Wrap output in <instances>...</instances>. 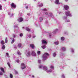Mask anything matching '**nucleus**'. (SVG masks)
Masks as SVG:
<instances>
[{"instance_id": "nucleus-29", "label": "nucleus", "mask_w": 78, "mask_h": 78, "mask_svg": "<svg viewBox=\"0 0 78 78\" xmlns=\"http://www.w3.org/2000/svg\"><path fill=\"white\" fill-rule=\"evenodd\" d=\"M39 7H42V6H43V4L42 3H41L40 5H39Z\"/></svg>"}, {"instance_id": "nucleus-18", "label": "nucleus", "mask_w": 78, "mask_h": 78, "mask_svg": "<svg viewBox=\"0 0 78 78\" xmlns=\"http://www.w3.org/2000/svg\"><path fill=\"white\" fill-rule=\"evenodd\" d=\"M40 22H42V20H43V18H42V17H40Z\"/></svg>"}, {"instance_id": "nucleus-51", "label": "nucleus", "mask_w": 78, "mask_h": 78, "mask_svg": "<svg viewBox=\"0 0 78 78\" xmlns=\"http://www.w3.org/2000/svg\"><path fill=\"white\" fill-rule=\"evenodd\" d=\"M32 77H33V78H34V76H32Z\"/></svg>"}, {"instance_id": "nucleus-52", "label": "nucleus", "mask_w": 78, "mask_h": 78, "mask_svg": "<svg viewBox=\"0 0 78 78\" xmlns=\"http://www.w3.org/2000/svg\"><path fill=\"white\" fill-rule=\"evenodd\" d=\"M11 40H12V38H11Z\"/></svg>"}, {"instance_id": "nucleus-14", "label": "nucleus", "mask_w": 78, "mask_h": 78, "mask_svg": "<svg viewBox=\"0 0 78 78\" xmlns=\"http://www.w3.org/2000/svg\"><path fill=\"white\" fill-rule=\"evenodd\" d=\"M26 29L27 31H30V29L29 28L26 27Z\"/></svg>"}, {"instance_id": "nucleus-34", "label": "nucleus", "mask_w": 78, "mask_h": 78, "mask_svg": "<svg viewBox=\"0 0 78 78\" xmlns=\"http://www.w3.org/2000/svg\"><path fill=\"white\" fill-rule=\"evenodd\" d=\"M56 53H54L53 54V56H54V57L56 56Z\"/></svg>"}, {"instance_id": "nucleus-1", "label": "nucleus", "mask_w": 78, "mask_h": 78, "mask_svg": "<svg viewBox=\"0 0 78 78\" xmlns=\"http://www.w3.org/2000/svg\"><path fill=\"white\" fill-rule=\"evenodd\" d=\"M49 54L48 53H45L43 56V61H45L47 59V55H48Z\"/></svg>"}, {"instance_id": "nucleus-48", "label": "nucleus", "mask_w": 78, "mask_h": 78, "mask_svg": "<svg viewBox=\"0 0 78 78\" xmlns=\"http://www.w3.org/2000/svg\"><path fill=\"white\" fill-rule=\"evenodd\" d=\"M36 37V36H33V38H34V37Z\"/></svg>"}, {"instance_id": "nucleus-2", "label": "nucleus", "mask_w": 78, "mask_h": 78, "mask_svg": "<svg viewBox=\"0 0 78 78\" xmlns=\"http://www.w3.org/2000/svg\"><path fill=\"white\" fill-rule=\"evenodd\" d=\"M21 66L22 67V69H25L26 68V66L25 65L24 63H22L21 64Z\"/></svg>"}, {"instance_id": "nucleus-16", "label": "nucleus", "mask_w": 78, "mask_h": 78, "mask_svg": "<svg viewBox=\"0 0 78 78\" xmlns=\"http://www.w3.org/2000/svg\"><path fill=\"white\" fill-rule=\"evenodd\" d=\"M18 47H22V44H21V43H19L18 44Z\"/></svg>"}, {"instance_id": "nucleus-45", "label": "nucleus", "mask_w": 78, "mask_h": 78, "mask_svg": "<svg viewBox=\"0 0 78 78\" xmlns=\"http://www.w3.org/2000/svg\"><path fill=\"white\" fill-rule=\"evenodd\" d=\"M15 74H18V72H15Z\"/></svg>"}, {"instance_id": "nucleus-54", "label": "nucleus", "mask_w": 78, "mask_h": 78, "mask_svg": "<svg viewBox=\"0 0 78 78\" xmlns=\"http://www.w3.org/2000/svg\"><path fill=\"white\" fill-rule=\"evenodd\" d=\"M73 52H74V51H73Z\"/></svg>"}, {"instance_id": "nucleus-39", "label": "nucleus", "mask_w": 78, "mask_h": 78, "mask_svg": "<svg viewBox=\"0 0 78 78\" xmlns=\"http://www.w3.org/2000/svg\"><path fill=\"white\" fill-rule=\"evenodd\" d=\"M52 13H50V16H52Z\"/></svg>"}, {"instance_id": "nucleus-8", "label": "nucleus", "mask_w": 78, "mask_h": 78, "mask_svg": "<svg viewBox=\"0 0 78 78\" xmlns=\"http://www.w3.org/2000/svg\"><path fill=\"white\" fill-rule=\"evenodd\" d=\"M19 22H23V19L22 18H20L19 19Z\"/></svg>"}, {"instance_id": "nucleus-46", "label": "nucleus", "mask_w": 78, "mask_h": 78, "mask_svg": "<svg viewBox=\"0 0 78 78\" xmlns=\"http://www.w3.org/2000/svg\"><path fill=\"white\" fill-rule=\"evenodd\" d=\"M26 9H28V6H26Z\"/></svg>"}, {"instance_id": "nucleus-56", "label": "nucleus", "mask_w": 78, "mask_h": 78, "mask_svg": "<svg viewBox=\"0 0 78 78\" xmlns=\"http://www.w3.org/2000/svg\"><path fill=\"white\" fill-rule=\"evenodd\" d=\"M35 1H36V0H35Z\"/></svg>"}, {"instance_id": "nucleus-53", "label": "nucleus", "mask_w": 78, "mask_h": 78, "mask_svg": "<svg viewBox=\"0 0 78 78\" xmlns=\"http://www.w3.org/2000/svg\"><path fill=\"white\" fill-rule=\"evenodd\" d=\"M24 28V27H22L23 28Z\"/></svg>"}, {"instance_id": "nucleus-11", "label": "nucleus", "mask_w": 78, "mask_h": 78, "mask_svg": "<svg viewBox=\"0 0 78 78\" xmlns=\"http://www.w3.org/2000/svg\"><path fill=\"white\" fill-rule=\"evenodd\" d=\"M42 44H47V42L45 40H43L42 41Z\"/></svg>"}, {"instance_id": "nucleus-7", "label": "nucleus", "mask_w": 78, "mask_h": 78, "mask_svg": "<svg viewBox=\"0 0 78 78\" xmlns=\"http://www.w3.org/2000/svg\"><path fill=\"white\" fill-rule=\"evenodd\" d=\"M59 0H55V3L57 5H59L60 3H59Z\"/></svg>"}, {"instance_id": "nucleus-41", "label": "nucleus", "mask_w": 78, "mask_h": 78, "mask_svg": "<svg viewBox=\"0 0 78 78\" xmlns=\"http://www.w3.org/2000/svg\"><path fill=\"white\" fill-rule=\"evenodd\" d=\"M6 55H7V56H8V55H9V54L7 52L6 53Z\"/></svg>"}, {"instance_id": "nucleus-6", "label": "nucleus", "mask_w": 78, "mask_h": 78, "mask_svg": "<svg viewBox=\"0 0 78 78\" xmlns=\"http://www.w3.org/2000/svg\"><path fill=\"white\" fill-rule=\"evenodd\" d=\"M31 55L32 56H35L36 55V53H35V51H33L32 52Z\"/></svg>"}, {"instance_id": "nucleus-9", "label": "nucleus", "mask_w": 78, "mask_h": 78, "mask_svg": "<svg viewBox=\"0 0 78 78\" xmlns=\"http://www.w3.org/2000/svg\"><path fill=\"white\" fill-rule=\"evenodd\" d=\"M43 70H48V68L46 66H43Z\"/></svg>"}, {"instance_id": "nucleus-27", "label": "nucleus", "mask_w": 78, "mask_h": 78, "mask_svg": "<svg viewBox=\"0 0 78 78\" xmlns=\"http://www.w3.org/2000/svg\"><path fill=\"white\" fill-rule=\"evenodd\" d=\"M18 54L19 55H21V53L19 51L17 52Z\"/></svg>"}, {"instance_id": "nucleus-32", "label": "nucleus", "mask_w": 78, "mask_h": 78, "mask_svg": "<svg viewBox=\"0 0 78 78\" xmlns=\"http://www.w3.org/2000/svg\"><path fill=\"white\" fill-rule=\"evenodd\" d=\"M20 37H22L23 36V34H22V33L20 34Z\"/></svg>"}, {"instance_id": "nucleus-21", "label": "nucleus", "mask_w": 78, "mask_h": 78, "mask_svg": "<svg viewBox=\"0 0 78 78\" xmlns=\"http://www.w3.org/2000/svg\"><path fill=\"white\" fill-rule=\"evenodd\" d=\"M37 54L38 55H39L40 54H41V51H37Z\"/></svg>"}, {"instance_id": "nucleus-55", "label": "nucleus", "mask_w": 78, "mask_h": 78, "mask_svg": "<svg viewBox=\"0 0 78 78\" xmlns=\"http://www.w3.org/2000/svg\"><path fill=\"white\" fill-rule=\"evenodd\" d=\"M4 0L5 1H6V0Z\"/></svg>"}, {"instance_id": "nucleus-49", "label": "nucleus", "mask_w": 78, "mask_h": 78, "mask_svg": "<svg viewBox=\"0 0 78 78\" xmlns=\"http://www.w3.org/2000/svg\"><path fill=\"white\" fill-rule=\"evenodd\" d=\"M67 22H70V20H68L67 21Z\"/></svg>"}, {"instance_id": "nucleus-15", "label": "nucleus", "mask_w": 78, "mask_h": 78, "mask_svg": "<svg viewBox=\"0 0 78 78\" xmlns=\"http://www.w3.org/2000/svg\"><path fill=\"white\" fill-rule=\"evenodd\" d=\"M1 43L2 45H4V44H5V42H4V41L3 40H2L1 41Z\"/></svg>"}, {"instance_id": "nucleus-28", "label": "nucleus", "mask_w": 78, "mask_h": 78, "mask_svg": "<svg viewBox=\"0 0 78 78\" xmlns=\"http://www.w3.org/2000/svg\"><path fill=\"white\" fill-rule=\"evenodd\" d=\"M7 64H8V66H9V67H11V66H10V63H9V62H8L7 63Z\"/></svg>"}, {"instance_id": "nucleus-31", "label": "nucleus", "mask_w": 78, "mask_h": 78, "mask_svg": "<svg viewBox=\"0 0 78 78\" xmlns=\"http://www.w3.org/2000/svg\"><path fill=\"white\" fill-rule=\"evenodd\" d=\"M2 5H0V10H2Z\"/></svg>"}, {"instance_id": "nucleus-4", "label": "nucleus", "mask_w": 78, "mask_h": 78, "mask_svg": "<svg viewBox=\"0 0 78 78\" xmlns=\"http://www.w3.org/2000/svg\"><path fill=\"white\" fill-rule=\"evenodd\" d=\"M64 8L65 10H68V9H69V7L68 5H65L64 6Z\"/></svg>"}, {"instance_id": "nucleus-33", "label": "nucleus", "mask_w": 78, "mask_h": 78, "mask_svg": "<svg viewBox=\"0 0 78 78\" xmlns=\"http://www.w3.org/2000/svg\"><path fill=\"white\" fill-rule=\"evenodd\" d=\"M43 11H47V10L46 9H42Z\"/></svg>"}, {"instance_id": "nucleus-12", "label": "nucleus", "mask_w": 78, "mask_h": 78, "mask_svg": "<svg viewBox=\"0 0 78 78\" xmlns=\"http://www.w3.org/2000/svg\"><path fill=\"white\" fill-rule=\"evenodd\" d=\"M30 53L29 52H27V57H30Z\"/></svg>"}, {"instance_id": "nucleus-57", "label": "nucleus", "mask_w": 78, "mask_h": 78, "mask_svg": "<svg viewBox=\"0 0 78 78\" xmlns=\"http://www.w3.org/2000/svg\"><path fill=\"white\" fill-rule=\"evenodd\" d=\"M27 15H28V14H27Z\"/></svg>"}, {"instance_id": "nucleus-23", "label": "nucleus", "mask_w": 78, "mask_h": 78, "mask_svg": "<svg viewBox=\"0 0 78 78\" xmlns=\"http://www.w3.org/2000/svg\"><path fill=\"white\" fill-rule=\"evenodd\" d=\"M2 48L3 50H4V49L5 48V45H3L2 47Z\"/></svg>"}, {"instance_id": "nucleus-44", "label": "nucleus", "mask_w": 78, "mask_h": 78, "mask_svg": "<svg viewBox=\"0 0 78 78\" xmlns=\"http://www.w3.org/2000/svg\"><path fill=\"white\" fill-rule=\"evenodd\" d=\"M29 37H31V35H29Z\"/></svg>"}, {"instance_id": "nucleus-22", "label": "nucleus", "mask_w": 78, "mask_h": 78, "mask_svg": "<svg viewBox=\"0 0 78 78\" xmlns=\"http://www.w3.org/2000/svg\"><path fill=\"white\" fill-rule=\"evenodd\" d=\"M61 39V41H64V37H62Z\"/></svg>"}, {"instance_id": "nucleus-42", "label": "nucleus", "mask_w": 78, "mask_h": 78, "mask_svg": "<svg viewBox=\"0 0 78 78\" xmlns=\"http://www.w3.org/2000/svg\"><path fill=\"white\" fill-rule=\"evenodd\" d=\"M45 14L46 15H48V13H47V12H45Z\"/></svg>"}, {"instance_id": "nucleus-13", "label": "nucleus", "mask_w": 78, "mask_h": 78, "mask_svg": "<svg viewBox=\"0 0 78 78\" xmlns=\"http://www.w3.org/2000/svg\"><path fill=\"white\" fill-rule=\"evenodd\" d=\"M1 70L3 72V73H5V70H4V69L3 68H0Z\"/></svg>"}, {"instance_id": "nucleus-47", "label": "nucleus", "mask_w": 78, "mask_h": 78, "mask_svg": "<svg viewBox=\"0 0 78 78\" xmlns=\"http://www.w3.org/2000/svg\"><path fill=\"white\" fill-rule=\"evenodd\" d=\"M62 77L63 78H65V76L64 75H62Z\"/></svg>"}, {"instance_id": "nucleus-24", "label": "nucleus", "mask_w": 78, "mask_h": 78, "mask_svg": "<svg viewBox=\"0 0 78 78\" xmlns=\"http://www.w3.org/2000/svg\"><path fill=\"white\" fill-rule=\"evenodd\" d=\"M10 77L11 78H13V75H12V74H10Z\"/></svg>"}, {"instance_id": "nucleus-3", "label": "nucleus", "mask_w": 78, "mask_h": 78, "mask_svg": "<svg viewBox=\"0 0 78 78\" xmlns=\"http://www.w3.org/2000/svg\"><path fill=\"white\" fill-rule=\"evenodd\" d=\"M11 5V7H12V8H16V5H15L14 3H12Z\"/></svg>"}, {"instance_id": "nucleus-5", "label": "nucleus", "mask_w": 78, "mask_h": 78, "mask_svg": "<svg viewBox=\"0 0 78 78\" xmlns=\"http://www.w3.org/2000/svg\"><path fill=\"white\" fill-rule=\"evenodd\" d=\"M66 16H70V15H71L70 12L69 11L67 12H66Z\"/></svg>"}, {"instance_id": "nucleus-30", "label": "nucleus", "mask_w": 78, "mask_h": 78, "mask_svg": "<svg viewBox=\"0 0 78 78\" xmlns=\"http://www.w3.org/2000/svg\"><path fill=\"white\" fill-rule=\"evenodd\" d=\"M55 45H58L59 44V42H55Z\"/></svg>"}, {"instance_id": "nucleus-25", "label": "nucleus", "mask_w": 78, "mask_h": 78, "mask_svg": "<svg viewBox=\"0 0 78 78\" xmlns=\"http://www.w3.org/2000/svg\"><path fill=\"white\" fill-rule=\"evenodd\" d=\"M56 31H58V29H56L55 30V31H53V33H54V34L56 33Z\"/></svg>"}, {"instance_id": "nucleus-37", "label": "nucleus", "mask_w": 78, "mask_h": 78, "mask_svg": "<svg viewBox=\"0 0 78 78\" xmlns=\"http://www.w3.org/2000/svg\"><path fill=\"white\" fill-rule=\"evenodd\" d=\"M50 67L51 69H54V66H51Z\"/></svg>"}, {"instance_id": "nucleus-26", "label": "nucleus", "mask_w": 78, "mask_h": 78, "mask_svg": "<svg viewBox=\"0 0 78 78\" xmlns=\"http://www.w3.org/2000/svg\"><path fill=\"white\" fill-rule=\"evenodd\" d=\"M5 43H7L8 42V40L7 39V38H5Z\"/></svg>"}, {"instance_id": "nucleus-36", "label": "nucleus", "mask_w": 78, "mask_h": 78, "mask_svg": "<svg viewBox=\"0 0 78 78\" xmlns=\"http://www.w3.org/2000/svg\"><path fill=\"white\" fill-rule=\"evenodd\" d=\"M19 60H16V62H18V63H19Z\"/></svg>"}, {"instance_id": "nucleus-20", "label": "nucleus", "mask_w": 78, "mask_h": 78, "mask_svg": "<svg viewBox=\"0 0 78 78\" xmlns=\"http://www.w3.org/2000/svg\"><path fill=\"white\" fill-rule=\"evenodd\" d=\"M41 47L42 48H43V49H45V48H46V47H45V45L42 46Z\"/></svg>"}, {"instance_id": "nucleus-10", "label": "nucleus", "mask_w": 78, "mask_h": 78, "mask_svg": "<svg viewBox=\"0 0 78 78\" xmlns=\"http://www.w3.org/2000/svg\"><path fill=\"white\" fill-rule=\"evenodd\" d=\"M30 46L32 48H34V44H30Z\"/></svg>"}, {"instance_id": "nucleus-40", "label": "nucleus", "mask_w": 78, "mask_h": 78, "mask_svg": "<svg viewBox=\"0 0 78 78\" xmlns=\"http://www.w3.org/2000/svg\"><path fill=\"white\" fill-rule=\"evenodd\" d=\"M39 68H42V66H39Z\"/></svg>"}, {"instance_id": "nucleus-35", "label": "nucleus", "mask_w": 78, "mask_h": 78, "mask_svg": "<svg viewBox=\"0 0 78 78\" xmlns=\"http://www.w3.org/2000/svg\"><path fill=\"white\" fill-rule=\"evenodd\" d=\"M47 72H52V71L49 70L47 71Z\"/></svg>"}, {"instance_id": "nucleus-38", "label": "nucleus", "mask_w": 78, "mask_h": 78, "mask_svg": "<svg viewBox=\"0 0 78 78\" xmlns=\"http://www.w3.org/2000/svg\"><path fill=\"white\" fill-rule=\"evenodd\" d=\"M3 75V73H2V72H0V75Z\"/></svg>"}, {"instance_id": "nucleus-17", "label": "nucleus", "mask_w": 78, "mask_h": 78, "mask_svg": "<svg viewBox=\"0 0 78 78\" xmlns=\"http://www.w3.org/2000/svg\"><path fill=\"white\" fill-rule=\"evenodd\" d=\"M62 50H63V51H66V48H65V47L62 48Z\"/></svg>"}, {"instance_id": "nucleus-19", "label": "nucleus", "mask_w": 78, "mask_h": 78, "mask_svg": "<svg viewBox=\"0 0 78 78\" xmlns=\"http://www.w3.org/2000/svg\"><path fill=\"white\" fill-rule=\"evenodd\" d=\"M14 42H15V39H14L13 38L12 42H11V43L13 44V43H14Z\"/></svg>"}, {"instance_id": "nucleus-50", "label": "nucleus", "mask_w": 78, "mask_h": 78, "mask_svg": "<svg viewBox=\"0 0 78 78\" xmlns=\"http://www.w3.org/2000/svg\"><path fill=\"white\" fill-rule=\"evenodd\" d=\"M66 2H67V1H68V0H65Z\"/></svg>"}, {"instance_id": "nucleus-43", "label": "nucleus", "mask_w": 78, "mask_h": 78, "mask_svg": "<svg viewBox=\"0 0 78 78\" xmlns=\"http://www.w3.org/2000/svg\"><path fill=\"white\" fill-rule=\"evenodd\" d=\"M38 63H39V64L41 63V60H38Z\"/></svg>"}]
</instances>
